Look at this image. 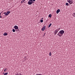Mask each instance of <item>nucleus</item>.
<instances>
[{
  "label": "nucleus",
  "mask_w": 75,
  "mask_h": 75,
  "mask_svg": "<svg viewBox=\"0 0 75 75\" xmlns=\"http://www.w3.org/2000/svg\"><path fill=\"white\" fill-rule=\"evenodd\" d=\"M64 31L62 30H60L58 33L57 35L60 37H61L62 35L64 33Z\"/></svg>",
  "instance_id": "obj_1"
},
{
  "label": "nucleus",
  "mask_w": 75,
  "mask_h": 75,
  "mask_svg": "<svg viewBox=\"0 0 75 75\" xmlns=\"http://www.w3.org/2000/svg\"><path fill=\"white\" fill-rule=\"evenodd\" d=\"M10 13V11H8L6 13V12H5L3 13V14H4L5 16H8Z\"/></svg>",
  "instance_id": "obj_2"
},
{
  "label": "nucleus",
  "mask_w": 75,
  "mask_h": 75,
  "mask_svg": "<svg viewBox=\"0 0 75 75\" xmlns=\"http://www.w3.org/2000/svg\"><path fill=\"white\" fill-rule=\"evenodd\" d=\"M60 29V28H58L56 30H55V31H54V35H56L58 31H59V30Z\"/></svg>",
  "instance_id": "obj_3"
},
{
  "label": "nucleus",
  "mask_w": 75,
  "mask_h": 75,
  "mask_svg": "<svg viewBox=\"0 0 75 75\" xmlns=\"http://www.w3.org/2000/svg\"><path fill=\"white\" fill-rule=\"evenodd\" d=\"M67 1L70 4L73 3V1L72 0H67Z\"/></svg>",
  "instance_id": "obj_4"
},
{
  "label": "nucleus",
  "mask_w": 75,
  "mask_h": 75,
  "mask_svg": "<svg viewBox=\"0 0 75 75\" xmlns=\"http://www.w3.org/2000/svg\"><path fill=\"white\" fill-rule=\"evenodd\" d=\"M46 28V26H43V28H42V31H43L44 30H45V29Z\"/></svg>",
  "instance_id": "obj_5"
},
{
  "label": "nucleus",
  "mask_w": 75,
  "mask_h": 75,
  "mask_svg": "<svg viewBox=\"0 0 75 75\" xmlns=\"http://www.w3.org/2000/svg\"><path fill=\"white\" fill-rule=\"evenodd\" d=\"M14 28L15 29H18V26L17 25H15L14 26Z\"/></svg>",
  "instance_id": "obj_6"
},
{
  "label": "nucleus",
  "mask_w": 75,
  "mask_h": 75,
  "mask_svg": "<svg viewBox=\"0 0 75 75\" xmlns=\"http://www.w3.org/2000/svg\"><path fill=\"white\" fill-rule=\"evenodd\" d=\"M32 1H29L28 2V4L29 5H31L32 4Z\"/></svg>",
  "instance_id": "obj_7"
},
{
  "label": "nucleus",
  "mask_w": 75,
  "mask_h": 75,
  "mask_svg": "<svg viewBox=\"0 0 75 75\" xmlns=\"http://www.w3.org/2000/svg\"><path fill=\"white\" fill-rule=\"evenodd\" d=\"M59 12H60V10L58 9L57 11V13L58 14Z\"/></svg>",
  "instance_id": "obj_8"
},
{
  "label": "nucleus",
  "mask_w": 75,
  "mask_h": 75,
  "mask_svg": "<svg viewBox=\"0 0 75 75\" xmlns=\"http://www.w3.org/2000/svg\"><path fill=\"white\" fill-rule=\"evenodd\" d=\"M4 36H6L7 35H8V33H5L4 34Z\"/></svg>",
  "instance_id": "obj_9"
},
{
  "label": "nucleus",
  "mask_w": 75,
  "mask_h": 75,
  "mask_svg": "<svg viewBox=\"0 0 75 75\" xmlns=\"http://www.w3.org/2000/svg\"><path fill=\"white\" fill-rule=\"evenodd\" d=\"M4 71H7V68H5L4 70Z\"/></svg>",
  "instance_id": "obj_10"
},
{
  "label": "nucleus",
  "mask_w": 75,
  "mask_h": 75,
  "mask_svg": "<svg viewBox=\"0 0 75 75\" xmlns=\"http://www.w3.org/2000/svg\"><path fill=\"white\" fill-rule=\"evenodd\" d=\"M49 17H50V18H51V16H52V15L50 14H49Z\"/></svg>",
  "instance_id": "obj_11"
},
{
  "label": "nucleus",
  "mask_w": 75,
  "mask_h": 75,
  "mask_svg": "<svg viewBox=\"0 0 75 75\" xmlns=\"http://www.w3.org/2000/svg\"><path fill=\"white\" fill-rule=\"evenodd\" d=\"M12 31L13 32H14L16 31V30L14 29H12Z\"/></svg>",
  "instance_id": "obj_12"
},
{
  "label": "nucleus",
  "mask_w": 75,
  "mask_h": 75,
  "mask_svg": "<svg viewBox=\"0 0 75 75\" xmlns=\"http://www.w3.org/2000/svg\"><path fill=\"white\" fill-rule=\"evenodd\" d=\"M52 25V24L51 23H50V25H49V26H48V27L49 28V27H50V26H51V25Z\"/></svg>",
  "instance_id": "obj_13"
},
{
  "label": "nucleus",
  "mask_w": 75,
  "mask_h": 75,
  "mask_svg": "<svg viewBox=\"0 0 75 75\" xmlns=\"http://www.w3.org/2000/svg\"><path fill=\"white\" fill-rule=\"evenodd\" d=\"M16 75H22L20 73V74H16Z\"/></svg>",
  "instance_id": "obj_14"
},
{
  "label": "nucleus",
  "mask_w": 75,
  "mask_h": 75,
  "mask_svg": "<svg viewBox=\"0 0 75 75\" xmlns=\"http://www.w3.org/2000/svg\"><path fill=\"white\" fill-rule=\"evenodd\" d=\"M66 5L67 6H69V4H68V3H66Z\"/></svg>",
  "instance_id": "obj_15"
},
{
  "label": "nucleus",
  "mask_w": 75,
  "mask_h": 75,
  "mask_svg": "<svg viewBox=\"0 0 75 75\" xmlns=\"http://www.w3.org/2000/svg\"><path fill=\"white\" fill-rule=\"evenodd\" d=\"M24 1H25V0H22V1H21V3H23V2H24Z\"/></svg>",
  "instance_id": "obj_16"
},
{
  "label": "nucleus",
  "mask_w": 75,
  "mask_h": 75,
  "mask_svg": "<svg viewBox=\"0 0 75 75\" xmlns=\"http://www.w3.org/2000/svg\"><path fill=\"white\" fill-rule=\"evenodd\" d=\"M8 74V73H6L4 74V75H7Z\"/></svg>",
  "instance_id": "obj_17"
},
{
  "label": "nucleus",
  "mask_w": 75,
  "mask_h": 75,
  "mask_svg": "<svg viewBox=\"0 0 75 75\" xmlns=\"http://www.w3.org/2000/svg\"><path fill=\"white\" fill-rule=\"evenodd\" d=\"M40 21L41 23H42L43 22V20L42 19L40 20Z\"/></svg>",
  "instance_id": "obj_18"
},
{
  "label": "nucleus",
  "mask_w": 75,
  "mask_h": 75,
  "mask_svg": "<svg viewBox=\"0 0 75 75\" xmlns=\"http://www.w3.org/2000/svg\"><path fill=\"white\" fill-rule=\"evenodd\" d=\"M49 55L50 56H51V52H50L49 53Z\"/></svg>",
  "instance_id": "obj_19"
},
{
  "label": "nucleus",
  "mask_w": 75,
  "mask_h": 75,
  "mask_svg": "<svg viewBox=\"0 0 75 75\" xmlns=\"http://www.w3.org/2000/svg\"><path fill=\"white\" fill-rule=\"evenodd\" d=\"M36 75H42V74H36Z\"/></svg>",
  "instance_id": "obj_20"
},
{
  "label": "nucleus",
  "mask_w": 75,
  "mask_h": 75,
  "mask_svg": "<svg viewBox=\"0 0 75 75\" xmlns=\"http://www.w3.org/2000/svg\"><path fill=\"white\" fill-rule=\"evenodd\" d=\"M2 17L1 16V15H0V18H2Z\"/></svg>",
  "instance_id": "obj_21"
},
{
  "label": "nucleus",
  "mask_w": 75,
  "mask_h": 75,
  "mask_svg": "<svg viewBox=\"0 0 75 75\" xmlns=\"http://www.w3.org/2000/svg\"><path fill=\"white\" fill-rule=\"evenodd\" d=\"M30 1H32L33 0H29Z\"/></svg>",
  "instance_id": "obj_22"
},
{
  "label": "nucleus",
  "mask_w": 75,
  "mask_h": 75,
  "mask_svg": "<svg viewBox=\"0 0 75 75\" xmlns=\"http://www.w3.org/2000/svg\"><path fill=\"white\" fill-rule=\"evenodd\" d=\"M32 4L33 3H34V2L33 1V0H32Z\"/></svg>",
  "instance_id": "obj_23"
},
{
  "label": "nucleus",
  "mask_w": 75,
  "mask_h": 75,
  "mask_svg": "<svg viewBox=\"0 0 75 75\" xmlns=\"http://www.w3.org/2000/svg\"><path fill=\"white\" fill-rule=\"evenodd\" d=\"M33 1H35V0H33Z\"/></svg>",
  "instance_id": "obj_24"
},
{
  "label": "nucleus",
  "mask_w": 75,
  "mask_h": 75,
  "mask_svg": "<svg viewBox=\"0 0 75 75\" xmlns=\"http://www.w3.org/2000/svg\"><path fill=\"white\" fill-rule=\"evenodd\" d=\"M19 31V29H18V31Z\"/></svg>",
  "instance_id": "obj_25"
},
{
  "label": "nucleus",
  "mask_w": 75,
  "mask_h": 75,
  "mask_svg": "<svg viewBox=\"0 0 75 75\" xmlns=\"http://www.w3.org/2000/svg\"><path fill=\"white\" fill-rule=\"evenodd\" d=\"M45 33H44V35H45Z\"/></svg>",
  "instance_id": "obj_26"
},
{
  "label": "nucleus",
  "mask_w": 75,
  "mask_h": 75,
  "mask_svg": "<svg viewBox=\"0 0 75 75\" xmlns=\"http://www.w3.org/2000/svg\"><path fill=\"white\" fill-rule=\"evenodd\" d=\"M1 13H0V15H1Z\"/></svg>",
  "instance_id": "obj_27"
},
{
  "label": "nucleus",
  "mask_w": 75,
  "mask_h": 75,
  "mask_svg": "<svg viewBox=\"0 0 75 75\" xmlns=\"http://www.w3.org/2000/svg\"><path fill=\"white\" fill-rule=\"evenodd\" d=\"M16 30V31H17V30Z\"/></svg>",
  "instance_id": "obj_28"
},
{
  "label": "nucleus",
  "mask_w": 75,
  "mask_h": 75,
  "mask_svg": "<svg viewBox=\"0 0 75 75\" xmlns=\"http://www.w3.org/2000/svg\"><path fill=\"white\" fill-rule=\"evenodd\" d=\"M44 35H44V36H44Z\"/></svg>",
  "instance_id": "obj_29"
},
{
  "label": "nucleus",
  "mask_w": 75,
  "mask_h": 75,
  "mask_svg": "<svg viewBox=\"0 0 75 75\" xmlns=\"http://www.w3.org/2000/svg\"><path fill=\"white\" fill-rule=\"evenodd\" d=\"M74 16H75V15Z\"/></svg>",
  "instance_id": "obj_30"
}]
</instances>
